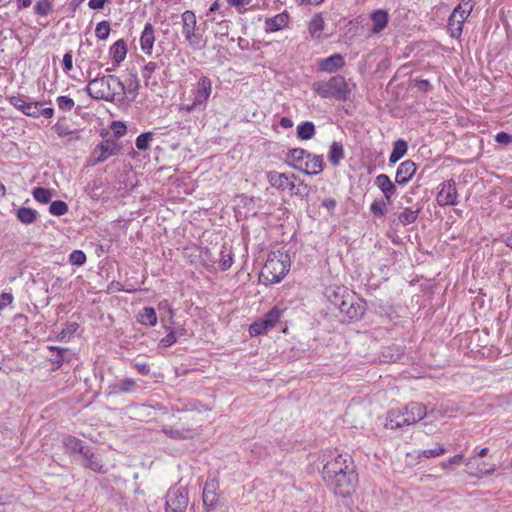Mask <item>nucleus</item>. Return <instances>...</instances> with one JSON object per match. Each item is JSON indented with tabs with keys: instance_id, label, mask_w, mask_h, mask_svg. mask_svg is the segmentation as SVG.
<instances>
[{
	"instance_id": "f257e3e1",
	"label": "nucleus",
	"mask_w": 512,
	"mask_h": 512,
	"mask_svg": "<svg viewBox=\"0 0 512 512\" xmlns=\"http://www.w3.org/2000/svg\"><path fill=\"white\" fill-rule=\"evenodd\" d=\"M85 90L91 98L108 102L124 99L126 95L124 83L115 75L91 79Z\"/></svg>"
},
{
	"instance_id": "f03ea898",
	"label": "nucleus",
	"mask_w": 512,
	"mask_h": 512,
	"mask_svg": "<svg viewBox=\"0 0 512 512\" xmlns=\"http://www.w3.org/2000/svg\"><path fill=\"white\" fill-rule=\"evenodd\" d=\"M289 269L290 262L287 255L272 253L262 268L260 279L265 284L279 283Z\"/></svg>"
},
{
	"instance_id": "7ed1b4c3",
	"label": "nucleus",
	"mask_w": 512,
	"mask_h": 512,
	"mask_svg": "<svg viewBox=\"0 0 512 512\" xmlns=\"http://www.w3.org/2000/svg\"><path fill=\"white\" fill-rule=\"evenodd\" d=\"M312 89L322 98H335L339 101L347 100L350 95V90L342 75H335L328 81L314 82Z\"/></svg>"
},
{
	"instance_id": "20e7f679",
	"label": "nucleus",
	"mask_w": 512,
	"mask_h": 512,
	"mask_svg": "<svg viewBox=\"0 0 512 512\" xmlns=\"http://www.w3.org/2000/svg\"><path fill=\"white\" fill-rule=\"evenodd\" d=\"M328 488L335 494L341 497H348L353 494L358 485V474L355 469L344 471L342 474L337 475L335 478L324 480Z\"/></svg>"
},
{
	"instance_id": "39448f33",
	"label": "nucleus",
	"mask_w": 512,
	"mask_h": 512,
	"mask_svg": "<svg viewBox=\"0 0 512 512\" xmlns=\"http://www.w3.org/2000/svg\"><path fill=\"white\" fill-rule=\"evenodd\" d=\"M349 469H355L354 462L348 454L338 453L336 456L326 461L322 470L323 480L335 478Z\"/></svg>"
},
{
	"instance_id": "423d86ee",
	"label": "nucleus",
	"mask_w": 512,
	"mask_h": 512,
	"mask_svg": "<svg viewBox=\"0 0 512 512\" xmlns=\"http://www.w3.org/2000/svg\"><path fill=\"white\" fill-rule=\"evenodd\" d=\"M188 501V492L186 488L173 486L166 494V512H185Z\"/></svg>"
},
{
	"instance_id": "0eeeda50",
	"label": "nucleus",
	"mask_w": 512,
	"mask_h": 512,
	"mask_svg": "<svg viewBox=\"0 0 512 512\" xmlns=\"http://www.w3.org/2000/svg\"><path fill=\"white\" fill-rule=\"evenodd\" d=\"M366 310V304L362 300L355 301L354 297L350 295L343 305L340 306L339 311L342 315V322L357 321L362 318Z\"/></svg>"
},
{
	"instance_id": "6e6552de",
	"label": "nucleus",
	"mask_w": 512,
	"mask_h": 512,
	"mask_svg": "<svg viewBox=\"0 0 512 512\" xmlns=\"http://www.w3.org/2000/svg\"><path fill=\"white\" fill-rule=\"evenodd\" d=\"M436 202L439 206H456L459 203L455 180L449 179L440 184Z\"/></svg>"
},
{
	"instance_id": "1a4fd4ad",
	"label": "nucleus",
	"mask_w": 512,
	"mask_h": 512,
	"mask_svg": "<svg viewBox=\"0 0 512 512\" xmlns=\"http://www.w3.org/2000/svg\"><path fill=\"white\" fill-rule=\"evenodd\" d=\"M389 13L386 9H375L369 14L371 27L369 32L371 35H377L383 32L389 23Z\"/></svg>"
},
{
	"instance_id": "9d476101",
	"label": "nucleus",
	"mask_w": 512,
	"mask_h": 512,
	"mask_svg": "<svg viewBox=\"0 0 512 512\" xmlns=\"http://www.w3.org/2000/svg\"><path fill=\"white\" fill-rule=\"evenodd\" d=\"M417 165L412 160L403 161L397 168L395 182L399 185H406L415 175Z\"/></svg>"
},
{
	"instance_id": "9b49d317",
	"label": "nucleus",
	"mask_w": 512,
	"mask_h": 512,
	"mask_svg": "<svg viewBox=\"0 0 512 512\" xmlns=\"http://www.w3.org/2000/svg\"><path fill=\"white\" fill-rule=\"evenodd\" d=\"M408 418L403 408L391 409L386 416L385 427L387 429L396 430L404 426H410Z\"/></svg>"
},
{
	"instance_id": "f8f14e48",
	"label": "nucleus",
	"mask_w": 512,
	"mask_h": 512,
	"mask_svg": "<svg viewBox=\"0 0 512 512\" xmlns=\"http://www.w3.org/2000/svg\"><path fill=\"white\" fill-rule=\"evenodd\" d=\"M403 410L410 425L423 420L428 415L426 406L420 402H410L403 407Z\"/></svg>"
},
{
	"instance_id": "ddd939ff",
	"label": "nucleus",
	"mask_w": 512,
	"mask_h": 512,
	"mask_svg": "<svg viewBox=\"0 0 512 512\" xmlns=\"http://www.w3.org/2000/svg\"><path fill=\"white\" fill-rule=\"evenodd\" d=\"M212 91L211 80L207 76H201L194 91V100L196 104L205 105Z\"/></svg>"
},
{
	"instance_id": "4468645a",
	"label": "nucleus",
	"mask_w": 512,
	"mask_h": 512,
	"mask_svg": "<svg viewBox=\"0 0 512 512\" xmlns=\"http://www.w3.org/2000/svg\"><path fill=\"white\" fill-rule=\"evenodd\" d=\"M219 488V484L215 479L207 480L204 488H203V504L206 507L214 508L217 506L219 501V496L217 494V490Z\"/></svg>"
},
{
	"instance_id": "2eb2a0df",
	"label": "nucleus",
	"mask_w": 512,
	"mask_h": 512,
	"mask_svg": "<svg viewBox=\"0 0 512 512\" xmlns=\"http://www.w3.org/2000/svg\"><path fill=\"white\" fill-rule=\"evenodd\" d=\"M345 65L344 58L341 54H333L327 58L321 59L318 62V68L322 72L334 73L342 69Z\"/></svg>"
},
{
	"instance_id": "dca6fc26",
	"label": "nucleus",
	"mask_w": 512,
	"mask_h": 512,
	"mask_svg": "<svg viewBox=\"0 0 512 512\" xmlns=\"http://www.w3.org/2000/svg\"><path fill=\"white\" fill-rule=\"evenodd\" d=\"M155 29L151 23H146L140 37L141 50L146 55H152L155 43Z\"/></svg>"
},
{
	"instance_id": "f3484780",
	"label": "nucleus",
	"mask_w": 512,
	"mask_h": 512,
	"mask_svg": "<svg viewBox=\"0 0 512 512\" xmlns=\"http://www.w3.org/2000/svg\"><path fill=\"white\" fill-rule=\"evenodd\" d=\"M99 151V155L96 157V163L104 162L109 157L117 155L120 151V145L114 140H106L97 145L94 153Z\"/></svg>"
},
{
	"instance_id": "a211bd4d",
	"label": "nucleus",
	"mask_w": 512,
	"mask_h": 512,
	"mask_svg": "<svg viewBox=\"0 0 512 512\" xmlns=\"http://www.w3.org/2000/svg\"><path fill=\"white\" fill-rule=\"evenodd\" d=\"M323 168V156L311 153L310 157L306 159L301 169L298 171H301L306 175L313 176L321 173Z\"/></svg>"
},
{
	"instance_id": "6ab92c4d",
	"label": "nucleus",
	"mask_w": 512,
	"mask_h": 512,
	"mask_svg": "<svg viewBox=\"0 0 512 512\" xmlns=\"http://www.w3.org/2000/svg\"><path fill=\"white\" fill-rule=\"evenodd\" d=\"M266 175L269 184L279 191H285L287 189L288 180L297 179L295 174H286L277 171H269Z\"/></svg>"
},
{
	"instance_id": "aec40b11",
	"label": "nucleus",
	"mask_w": 512,
	"mask_h": 512,
	"mask_svg": "<svg viewBox=\"0 0 512 512\" xmlns=\"http://www.w3.org/2000/svg\"><path fill=\"white\" fill-rule=\"evenodd\" d=\"M375 185L381 190L385 199L389 203L392 197L396 194V185L391 181L388 175L379 174L375 178Z\"/></svg>"
},
{
	"instance_id": "412c9836",
	"label": "nucleus",
	"mask_w": 512,
	"mask_h": 512,
	"mask_svg": "<svg viewBox=\"0 0 512 512\" xmlns=\"http://www.w3.org/2000/svg\"><path fill=\"white\" fill-rule=\"evenodd\" d=\"M310 154V152L303 148H293L288 151L286 162L293 169L299 170L306 159L310 157Z\"/></svg>"
},
{
	"instance_id": "4be33fe9",
	"label": "nucleus",
	"mask_w": 512,
	"mask_h": 512,
	"mask_svg": "<svg viewBox=\"0 0 512 512\" xmlns=\"http://www.w3.org/2000/svg\"><path fill=\"white\" fill-rule=\"evenodd\" d=\"M350 295L351 294L345 287H330L326 289V296L328 300L338 309L343 305L344 301L350 297Z\"/></svg>"
},
{
	"instance_id": "5701e85b",
	"label": "nucleus",
	"mask_w": 512,
	"mask_h": 512,
	"mask_svg": "<svg viewBox=\"0 0 512 512\" xmlns=\"http://www.w3.org/2000/svg\"><path fill=\"white\" fill-rule=\"evenodd\" d=\"M162 431L165 435L175 440L191 439L196 435V431L194 429L179 426L164 427Z\"/></svg>"
},
{
	"instance_id": "b1692460",
	"label": "nucleus",
	"mask_w": 512,
	"mask_h": 512,
	"mask_svg": "<svg viewBox=\"0 0 512 512\" xmlns=\"http://www.w3.org/2000/svg\"><path fill=\"white\" fill-rule=\"evenodd\" d=\"M289 16L287 13H279L274 17L267 18L265 21V31L273 33L283 29L288 24Z\"/></svg>"
},
{
	"instance_id": "393cba45",
	"label": "nucleus",
	"mask_w": 512,
	"mask_h": 512,
	"mask_svg": "<svg viewBox=\"0 0 512 512\" xmlns=\"http://www.w3.org/2000/svg\"><path fill=\"white\" fill-rule=\"evenodd\" d=\"M63 446L65 449V452L69 453L71 455L76 454V453H79L82 455L83 452L85 451V449L87 448V446L84 445L82 440H80L74 436H71V435H68L63 438Z\"/></svg>"
},
{
	"instance_id": "a878e982",
	"label": "nucleus",
	"mask_w": 512,
	"mask_h": 512,
	"mask_svg": "<svg viewBox=\"0 0 512 512\" xmlns=\"http://www.w3.org/2000/svg\"><path fill=\"white\" fill-rule=\"evenodd\" d=\"M137 383L132 378L122 379L109 386L110 394L130 393L136 390Z\"/></svg>"
},
{
	"instance_id": "bb28decb",
	"label": "nucleus",
	"mask_w": 512,
	"mask_h": 512,
	"mask_svg": "<svg viewBox=\"0 0 512 512\" xmlns=\"http://www.w3.org/2000/svg\"><path fill=\"white\" fill-rule=\"evenodd\" d=\"M404 355V347L401 345H392L387 347L381 354L382 362L394 363L399 361Z\"/></svg>"
},
{
	"instance_id": "cd10ccee",
	"label": "nucleus",
	"mask_w": 512,
	"mask_h": 512,
	"mask_svg": "<svg viewBox=\"0 0 512 512\" xmlns=\"http://www.w3.org/2000/svg\"><path fill=\"white\" fill-rule=\"evenodd\" d=\"M110 54L112 56L114 67H117L126 57L127 47L123 39L117 40L110 48Z\"/></svg>"
},
{
	"instance_id": "c85d7f7f",
	"label": "nucleus",
	"mask_w": 512,
	"mask_h": 512,
	"mask_svg": "<svg viewBox=\"0 0 512 512\" xmlns=\"http://www.w3.org/2000/svg\"><path fill=\"white\" fill-rule=\"evenodd\" d=\"M473 8V0H461L460 3L453 9L452 14L460 19V21L465 22L473 11Z\"/></svg>"
},
{
	"instance_id": "c756f323",
	"label": "nucleus",
	"mask_w": 512,
	"mask_h": 512,
	"mask_svg": "<svg viewBox=\"0 0 512 512\" xmlns=\"http://www.w3.org/2000/svg\"><path fill=\"white\" fill-rule=\"evenodd\" d=\"M137 321L146 326H155L157 323L156 311L152 307H144L138 312Z\"/></svg>"
},
{
	"instance_id": "7c9ffc66",
	"label": "nucleus",
	"mask_w": 512,
	"mask_h": 512,
	"mask_svg": "<svg viewBox=\"0 0 512 512\" xmlns=\"http://www.w3.org/2000/svg\"><path fill=\"white\" fill-rule=\"evenodd\" d=\"M83 456V465L88 467L89 469L95 472L102 471V464L100 459L93 453L91 448L87 447L82 454Z\"/></svg>"
},
{
	"instance_id": "2f4dec72",
	"label": "nucleus",
	"mask_w": 512,
	"mask_h": 512,
	"mask_svg": "<svg viewBox=\"0 0 512 512\" xmlns=\"http://www.w3.org/2000/svg\"><path fill=\"white\" fill-rule=\"evenodd\" d=\"M407 150V142L403 139H398L393 144V149L389 156V162L391 164H395L407 153Z\"/></svg>"
},
{
	"instance_id": "473e14b6",
	"label": "nucleus",
	"mask_w": 512,
	"mask_h": 512,
	"mask_svg": "<svg viewBox=\"0 0 512 512\" xmlns=\"http://www.w3.org/2000/svg\"><path fill=\"white\" fill-rule=\"evenodd\" d=\"M344 158V148L342 143L334 141L329 148L328 159L333 166H338Z\"/></svg>"
},
{
	"instance_id": "72a5a7b5",
	"label": "nucleus",
	"mask_w": 512,
	"mask_h": 512,
	"mask_svg": "<svg viewBox=\"0 0 512 512\" xmlns=\"http://www.w3.org/2000/svg\"><path fill=\"white\" fill-rule=\"evenodd\" d=\"M182 23H183V30L182 33L184 37L188 35L190 32H193L196 30V15L191 10H186L182 13Z\"/></svg>"
},
{
	"instance_id": "f704fd0d",
	"label": "nucleus",
	"mask_w": 512,
	"mask_h": 512,
	"mask_svg": "<svg viewBox=\"0 0 512 512\" xmlns=\"http://www.w3.org/2000/svg\"><path fill=\"white\" fill-rule=\"evenodd\" d=\"M316 133L315 125L311 121L301 122L297 126V137L300 140H310Z\"/></svg>"
},
{
	"instance_id": "c9c22d12",
	"label": "nucleus",
	"mask_w": 512,
	"mask_h": 512,
	"mask_svg": "<svg viewBox=\"0 0 512 512\" xmlns=\"http://www.w3.org/2000/svg\"><path fill=\"white\" fill-rule=\"evenodd\" d=\"M463 24L464 22L460 21V19L451 13L447 24V30L450 36L455 39H460L463 33Z\"/></svg>"
},
{
	"instance_id": "e433bc0d",
	"label": "nucleus",
	"mask_w": 512,
	"mask_h": 512,
	"mask_svg": "<svg viewBox=\"0 0 512 512\" xmlns=\"http://www.w3.org/2000/svg\"><path fill=\"white\" fill-rule=\"evenodd\" d=\"M420 211L421 207L419 206L415 210L412 208H405L398 214V220L403 226L410 225L417 220Z\"/></svg>"
},
{
	"instance_id": "4c0bfd02",
	"label": "nucleus",
	"mask_w": 512,
	"mask_h": 512,
	"mask_svg": "<svg viewBox=\"0 0 512 512\" xmlns=\"http://www.w3.org/2000/svg\"><path fill=\"white\" fill-rule=\"evenodd\" d=\"M37 211L32 208L21 207L17 210V219L23 224H32L37 217Z\"/></svg>"
},
{
	"instance_id": "58836bf2",
	"label": "nucleus",
	"mask_w": 512,
	"mask_h": 512,
	"mask_svg": "<svg viewBox=\"0 0 512 512\" xmlns=\"http://www.w3.org/2000/svg\"><path fill=\"white\" fill-rule=\"evenodd\" d=\"M282 313L283 310L275 306L269 312H267L261 319L271 330L279 322Z\"/></svg>"
},
{
	"instance_id": "ea45409f",
	"label": "nucleus",
	"mask_w": 512,
	"mask_h": 512,
	"mask_svg": "<svg viewBox=\"0 0 512 512\" xmlns=\"http://www.w3.org/2000/svg\"><path fill=\"white\" fill-rule=\"evenodd\" d=\"M324 29V20L321 14H316L309 22V32L313 38H319Z\"/></svg>"
},
{
	"instance_id": "a19ab883",
	"label": "nucleus",
	"mask_w": 512,
	"mask_h": 512,
	"mask_svg": "<svg viewBox=\"0 0 512 512\" xmlns=\"http://www.w3.org/2000/svg\"><path fill=\"white\" fill-rule=\"evenodd\" d=\"M185 39L195 50H201L206 46V40H204L202 34L198 33L196 30L186 35Z\"/></svg>"
},
{
	"instance_id": "79ce46f5",
	"label": "nucleus",
	"mask_w": 512,
	"mask_h": 512,
	"mask_svg": "<svg viewBox=\"0 0 512 512\" xmlns=\"http://www.w3.org/2000/svg\"><path fill=\"white\" fill-rule=\"evenodd\" d=\"M153 132L148 131L141 133L135 140V146L140 151H146L150 148L153 139Z\"/></svg>"
},
{
	"instance_id": "37998d69",
	"label": "nucleus",
	"mask_w": 512,
	"mask_h": 512,
	"mask_svg": "<svg viewBox=\"0 0 512 512\" xmlns=\"http://www.w3.org/2000/svg\"><path fill=\"white\" fill-rule=\"evenodd\" d=\"M79 328L77 322H67L65 327L58 333L56 339L58 341H66L69 339Z\"/></svg>"
},
{
	"instance_id": "c03bdc74",
	"label": "nucleus",
	"mask_w": 512,
	"mask_h": 512,
	"mask_svg": "<svg viewBox=\"0 0 512 512\" xmlns=\"http://www.w3.org/2000/svg\"><path fill=\"white\" fill-rule=\"evenodd\" d=\"M32 195L36 201L47 204L51 200L52 191L47 188L37 187L33 189Z\"/></svg>"
},
{
	"instance_id": "a18cd8bd",
	"label": "nucleus",
	"mask_w": 512,
	"mask_h": 512,
	"mask_svg": "<svg viewBox=\"0 0 512 512\" xmlns=\"http://www.w3.org/2000/svg\"><path fill=\"white\" fill-rule=\"evenodd\" d=\"M220 269L222 271L228 270L233 264L232 252L225 245L222 246L220 251Z\"/></svg>"
},
{
	"instance_id": "49530a36",
	"label": "nucleus",
	"mask_w": 512,
	"mask_h": 512,
	"mask_svg": "<svg viewBox=\"0 0 512 512\" xmlns=\"http://www.w3.org/2000/svg\"><path fill=\"white\" fill-rule=\"evenodd\" d=\"M53 9L52 2L50 0H39L34 6V12L40 16H47Z\"/></svg>"
},
{
	"instance_id": "de8ad7c7",
	"label": "nucleus",
	"mask_w": 512,
	"mask_h": 512,
	"mask_svg": "<svg viewBox=\"0 0 512 512\" xmlns=\"http://www.w3.org/2000/svg\"><path fill=\"white\" fill-rule=\"evenodd\" d=\"M269 327L263 322L262 319H259L252 323L249 327V333L252 337L260 336L269 331Z\"/></svg>"
},
{
	"instance_id": "09e8293b",
	"label": "nucleus",
	"mask_w": 512,
	"mask_h": 512,
	"mask_svg": "<svg viewBox=\"0 0 512 512\" xmlns=\"http://www.w3.org/2000/svg\"><path fill=\"white\" fill-rule=\"evenodd\" d=\"M55 133L59 137H66L68 135L73 136L74 139H79V134L77 130H71L69 126L61 123H56L53 127Z\"/></svg>"
},
{
	"instance_id": "8fccbe9b",
	"label": "nucleus",
	"mask_w": 512,
	"mask_h": 512,
	"mask_svg": "<svg viewBox=\"0 0 512 512\" xmlns=\"http://www.w3.org/2000/svg\"><path fill=\"white\" fill-rule=\"evenodd\" d=\"M68 211V205L62 200H56L51 202L49 212L55 216H62Z\"/></svg>"
},
{
	"instance_id": "3c124183",
	"label": "nucleus",
	"mask_w": 512,
	"mask_h": 512,
	"mask_svg": "<svg viewBox=\"0 0 512 512\" xmlns=\"http://www.w3.org/2000/svg\"><path fill=\"white\" fill-rule=\"evenodd\" d=\"M28 102H29L28 97L23 96V95H16V96L9 97V103L16 109L20 110L23 114L25 112Z\"/></svg>"
},
{
	"instance_id": "603ef678",
	"label": "nucleus",
	"mask_w": 512,
	"mask_h": 512,
	"mask_svg": "<svg viewBox=\"0 0 512 512\" xmlns=\"http://www.w3.org/2000/svg\"><path fill=\"white\" fill-rule=\"evenodd\" d=\"M370 212L374 216L383 217L387 212L385 201L383 199L375 200L370 205Z\"/></svg>"
},
{
	"instance_id": "864d4df0",
	"label": "nucleus",
	"mask_w": 512,
	"mask_h": 512,
	"mask_svg": "<svg viewBox=\"0 0 512 512\" xmlns=\"http://www.w3.org/2000/svg\"><path fill=\"white\" fill-rule=\"evenodd\" d=\"M96 37L99 40H106L110 34V24L108 21H101L95 29Z\"/></svg>"
},
{
	"instance_id": "5fc2aeb1",
	"label": "nucleus",
	"mask_w": 512,
	"mask_h": 512,
	"mask_svg": "<svg viewBox=\"0 0 512 512\" xmlns=\"http://www.w3.org/2000/svg\"><path fill=\"white\" fill-rule=\"evenodd\" d=\"M86 262V255L82 250H74L69 255V263L75 266H82Z\"/></svg>"
},
{
	"instance_id": "6e6d98bb",
	"label": "nucleus",
	"mask_w": 512,
	"mask_h": 512,
	"mask_svg": "<svg viewBox=\"0 0 512 512\" xmlns=\"http://www.w3.org/2000/svg\"><path fill=\"white\" fill-rule=\"evenodd\" d=\"M40 107H42L41 102L29 101L24 114L29 117L38 118L41 115Z\"/></svg>"
},
{
	"instance_id": "4d7b16f0",
	"label": "nucleus",
	"mask_w": 512,
	"mask_h": 512,
	"mask_svg": "<svg viewBox=\"0 0 512 512\" xmlns=\"http://www.w3.org/2000/svg\"><path fill=\"white\" fill-rule=\"evenodd\" d=\"M56 102H57L59 109H61L63 111H71L75 105L74 100L68 96H59L56 99Z\"/></svg>"
},
{
	"instance_id": "13d9d810",
	"label": "nucleus",
	"mask_w": 512,
	"mask_h": 512,
	"mask_svg": "<svg viewBox=\"0 0 512 512\" xmlns=\"http://www.w3.org/2000/svg\"><path fill=\"white\" fill-rule=\"evenodd\" d=\"M164 328L168 331L167 335L165 337H163L161 340H160V344L163 346V347H170L172 346L174 343L177 342V339H176V336H175V333L172 331V329L168 326H164Z\"/></svg>"
},
{
	"instance_id": "bf43d9fd",
	"label": "nucleus",
	"mask_w": 512,
	"mask_h": 512,
	"mask_svg": "<svg viewBox=\"0 0 512 512\" xmlns=\"http://www.w3.org/2000/svg\"><path fill=\"white\" fill-rule=\"evenodd\" d=\"M445 452H446V449L442 445L437 444V446L433 449L423 450L421 455L425 458H433V457L440 456V455L444 454Z\"/></svg>"
},
{
	"instance_id": "052dcab7",
	"label": "nucleus",
	"mask_w": 512,
	"mask_h": 512,
	"mask_svg": "<svg viewBox=\"0 0 512 512\" xmlns=\"http://www.w3.org/2000/svg\"><path fill=\"white\" fill-rule=\"evenodd\" d=\"M495 141L503 146H508L512 143V135L507 132L501 131L495 135Z\"/></svg>"
},
{
	"instance_id": "680f3d73",
	"label": "nucleus",
	"mask_w": 512,
	"mask_h": 512,
	"mask_svg": "<svg viewBox=\"0 0 512 512\" xmlns=\"http://www.w3.org/2000/svg\"><path fill=\"white\" fill-rule=\"evenodd\" d=\"M158 69V64L156 62L147 63L142 69V76L144 79H150L152 74Z\"/></svg>"
},
{
	"instance_id": "e2e57ef3",
	"label": "nucleus",
	"mask_w": 512,
	"mask_h": 512,
	"mask_svg": "<svg viewBox=\"0 0 512 512\" xmlns=\"http://www.w3.org/2000/svg\"><path fill=\"white\" fill-rule=\"evenodd\" d=\"M63 70L68 73L73 69V55L72 51H68L64 54L62 60Z\"/></svg>"
},
{
	"instance_id": "0e129e2a",
	"label": "nucleus",
	"mask_w": 512,
	"mask_h": 512,
	"mask_svg": "<svg viewBox=\"0 0 512 512\" xmlns=\"http://www.w3.org/2000/svg\"><path fill=\"white\" fill-rule=\"evenodd\" d=\"M464 455L463 454H457L449 458L447 461L442 463V467L444 469L450 468L452 465H459L463 462Z\"/></svg>"
},
{
	"instance_id": "69168bd1",
	"label": "nucleus",
	"mask_w": 512,
	"mask_h": 512,
	"mask_svg": "<svg viewBox=\"0 0 512 512\" xmlns=\"http://www.w3.org/2000/svg\"><path fill=\"white\" fill-rule=\"evenodd\" d=\"M310 193V187L304 181H300L296 187V196L307 197Z\"/></svg>"
},
{
	"instance_id": "338daca9",
	"label": "nucleus",
	"mask_w": 512,
	"mask_h": 512,
	"mask_svg": "<svg viewBox=\"0 0 512 512\" xmlns=\"http://www.w3.org/2000/svg\"><path fill=\"white\" fill-rule=\"evenodd\" d=\"M126 126L121 122H113V132L116 138H120L126 133Z\"/></svg>"
},
{
	"instance_id": "774afa93",
	"label": "nucleus",
	"mask_w": 512,
	"mask_h": 512,
	"mask_svg": "<svg viewBox=\"0 0 512 512\" xmlns=\"http://www.w3.org/2000/svg\"><path fill=\"white\" fill-rule=\"evenodd\" d=\"M13 302V295L11 293L3 292L0 295V310L10 305Z\"/></svg>"
}]
</instances>
